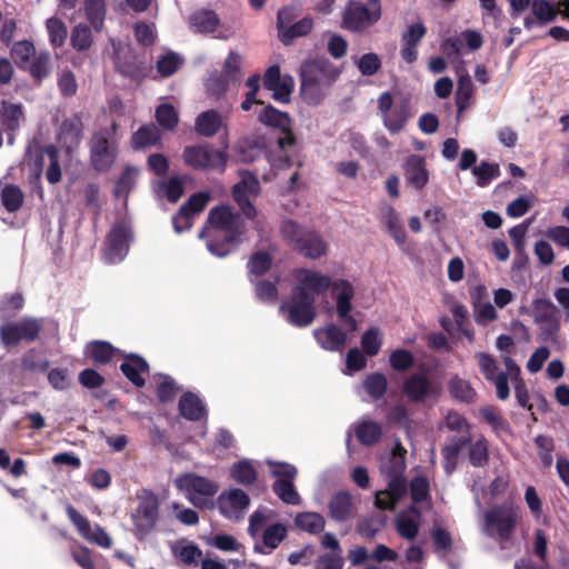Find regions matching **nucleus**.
I'll return each instance as SVG.
<instances>
[{
  "label": "nucleus",
  "mask_w": 569,
  "mask_h": 569,
  "mask_svg": "<svg viewBox=\"0 0 569 569\" xmlns=\"http://www.w3.org/2000/svg\"><path fill=\"white\" fill-rule=\"evenodd\" d=\"M406 449L397 443L380 461V471L388 480L387 488L376 493V506L380 509H392L407 491L403 477L406 469Z\"/></svg>",
  "instance_id": "obj_2"
},
{
  "label": "nucleus",
  "mask_w": 569,
  "mask_h": 569,
  "mask_svg": "<svg viewBox=\"0 0 569 569\" xmlns=\"http://www.w3.org/2000/svg\"><path fill=\"white\" fill-rule=\"evenodd\" d=\"M190 28L198 33H212L218 31L216 36L219 39H228L233 32L230 28L220 26V19L214 11L200 10L194 12L189 19Z\"/></svg>",
  "instance_id": "obj_23"
},
{
  "label": "nucleus",
  "mask_w": 569,
  "mask_h": 569,
  "mask_svg": "<svg viewBox=\"0 0 569 569\" xmlns=\"http://www.w3.org/2000/svg\"><path fill=\"white\" fill-rule=\"evenodd\" d=\"M123 375L136 386L143 387L144 379L142 377L149 369L147 361L137 356L130 355L126 358L123 363L120 367Z\"/></svg>",
  "instance_id": "obj_31"
},
{
  "label": "nucleus",
  "mask_w": 569,
  "mask_h": 569,
  "mask_svg": "<svg viewBox=\"0 0 569 569\" xmlns=\"http://www.w3.org/2000/svg\"><path fill=\"white\" fill-rule=\"evenodd\" d=\"M156 119L162 128L168 130L173 129L179 120L176 109L169 103H162L157 108Z\"/></svg>",
  "instance_id": "obj_58"
},
{
  "label": "nucleus",
  "mask_w": 569,
  "mask_h": 569,
  "mask_svg": "<svg viewBox=\"0 0 569 569\" xmlns=\"http://www.w3.org/2000/svg\"><path fill=\"white\" fill-rule=\"evenodd\" d=\"M139 176V169L136 167H127L116 183L114 194L117 198H127L131 190L136 187Z\"/></svg>",
  "instance_id": "obj_48"
},
{
  "label": "nucleus",
  "mask_w": 569,
  "mask_h": 569,
  "mask_svg": "<svg viewBox=\"0 0 569 569\" xmlns=\"http://www.w3.org/2000/svg\"><path fill=\"white\" fill-rule=\"evenodd\" d=\"M258 120L263 124L281 129H287L290 126L289 116L272 106H262L258 112Z\"/></svg>",
  "instance_id": "obj_43"
},
{
  "label": "nucleus",
  "mask_w": 569,
  "mask_h": 569,
  "mask_svg": "<svg viewBox=\"0 0 569 569\" xmlns=\"http://www.w3.org/2000/svg\"><path fill=\"white\" fill-rule=\"evenodd\" d=\"M287 528L282 523H273L262 533V545H254V552L268 555L274 550L286 538Z\"/></svg>",
  "instance_id": "obj_29"
},
{
  "label": "nucleus",
  "mask_w": 569,
  "mask_h": 569,
  "mask_svg": "<svg viewBox=\"0 0 569 569\" xmlns=\"http://www.w3.org/2000/svg\"><path fill=\"white\" fill-rule=\"evenodd\" d=\"M329 289L336 302V311L339 320L345 323L349 331H356L357 321L351 315L352 299L356 293L353 284L346 279H336L331 280Z\"/></svg>",
  "instance_id": "obj_10"
},
{
  "label": "nucleus",
  "mask_w": 569,
  "mask_h": 569,
  "mask_svg": "<svg viewBox=\"0 0 569 569\" xmlns=\"http://www.w3.org/2000/svg\"><path fill=\"white\" fill-rule=\"evenodd\" d=\"M380 17V0H368L367 4L351 1L345 9L342 23L345 28L357 31L376 23Z\"/></svg>",
  "instance_id": "obj_8"
},
{
  "label": "nucleus",
  "mask_w": 569,
  "mask_h": 569,
  "mask_svg": "<svg viewBox=\"0 0 569 569\" xmlns=\"http://www.w3.org/2000/svg\"><path fill=\"white\" fill-rule=\"evenodd\" d=\"M129 240L130 232L126 226H113L103 249L106 261L109 263L120 262L129 251Z\"/></svg>",
  "instance_id": "obj_20"
},
{
  "label": "nucleus",
  "mask_w": 569,
  "mask_h": 569,
  "mask_svg": "<svg viewBox=\"0 0 569 569\" xmlns=\"http://www.w3.org/2000/svg\"><path fill=\"white\" fill-rule=\"evenodd\" d=\"M83 10L86 18L96 30H101L106 18L104 0H83Z\"/></svg>",
  "instance_id": "obj_42"
},
{
  "label": "nucleus",
  "mask_w": 569,
  "mask_h": 569,
  "mask_svg": "<svg viewBox=\"0 0 569 569\" xmlns=\"http://www.w3.org/2000/svg\"><path fill=\"white\" fill-rule=\"evenodd\" d=\"M116 67L121 74L136 81L141 80L147 71L146 66L136 58H131L129 61H122L119 52H117L116 56Z\"/></svg>",
  "instance_id": "obj_47"
},
{
  "label": "nucleus",
  "mask_w": 569,
  "mask_h": 569,
  "mask_svg": "<svg viewBox=\"0 0 569 569\" xmlns=\"http://www.w3.org/2000/svg\"><path fill=\"white\" fill-rule=\"evenodd\" d=\"M308 231L293 220H286L281 224L282 237L293 243L296 248L300 246Z\"/></svg>",
  "instance_id": "obj_56"
},
{
  "label": "nucleus",
  "mask_w": 569,
  "mask_h": 569,
  "mask_svg": "<svg viewBox=\"0 0 569 569\" xmlns=\"http://www.w3.org/2000/svg\"><path fill=\"white\" fill-rule=\"evenodd\" d=\"M44 153L49 158V167L46 172V178L50 183H57L61 179V169L58 159V151L54 146H47Z\"/></svg>",
  "instance_id": "obj_63"
},
{
  "label": "nucleus",
  "mask_w": 569,
  "mask_h": 569,
  "mask_svg": "<svg viewBox=\"0 0 569 569\" xmlns=\"http://www.w3.org/2000/svg\"><path fill=\"white\" fill-rule=\"evenodd\" d=\"M86 352L90 355L94 362L104 365L112 359L113 348L110 343L97 341L86 347Z\"/></svg>",
  "instance_id": "obj_54"
},
{
  "label": "nucleus",
  "mask_w": 569,
  "mask_h": 569,
  "mask_svg": "<svg viewBox=\"0 0 569 569\" xmlns=\"http://www.w3.org/2000/svg\"><path fill=\"white\" fill-rule=\"evenodd\" d=\"M421 513L416 507L401 511L395 518L397 532L407 540H413L420 529Z\"/></svg>",
  "instance_id": "obj_25"
},
{
  "label": "nucleus",
  "mask_w": 569,
  "mask_h": 569,
  "mask_svg": "<svg viewBox=\"0 0 569 569\" xmlns=\"http://www.w3.org/2000/svg\"><path fill=\"white\" fill-rule=\"evenodd\" d=\"M389 361L392 369L398 371H405L413 366L415 358L412 353L409 352L408 350L397 349L393 352H391Z\"/></svg>",
  "instance_id": "obj_64"
},
{
  "label": "nucleus",
  "mask_w": 569,
  "mask_h": 569,
  "mask_svg": "<svg viewBox=\"0 0 569 569\" xmlns=\"http://www.w3.org/2000/svg\"><path fill=\"white\" fill-rule=\"evenodd\" d=\"M46 28L50 44L53 48L62 47L68 36V30L64 22L56 17H51L47 20Z\"/></svg>",
  "instance_id": "obj_49"
},
{
  "label": "nucleus",
  "mask_w": 569,
  "mask_h": 569,
  "mask_svg": "<svg viewBox=\"0 0 569 569\" xmlns=\"http://www.w3.org/2000/svg\"><path fill=\"white\" fill-rule=\"evenodd\" d=\"M91 162L98 171L109 170L118 153L114 127L97 131L90 142Z\"/></svg>",
  "instance_id": "obj_7"
},
{
  "label": "nucleus",
  "mask_w": 569,
  "mask_h": 569,
  "mask_svg": "<svg viewBox=\"0 0 569 569\" xmlns=\"http://www.w3.org/2000/svg\"><path fill=\"white\" fill-rule=\"evenodd\" d=\"M486 288L482 286L476 287L472 293L475 299V320L479 325H487L498 317L493 305L487 300H481V297H486Z\"/></svg>",
  "instance_id": "obj_30"
},
{
  "label": "nucleus",
  "mask_w": 569,
  "mask_h": 569,
  "mask_svg": "<svg viewBox=\"0 0 569 569\" xmlns=\"http://www.w3.org/2000/svg\"><path fill=\"white\" fill-rule=\"evenodd\" d=\"M180 413L188 420H199L204 415V406L192 392L184 393L179 401Z\"/></svg>",
  "instance_id": "obj_38"
},
{
  "label": "nucleus",
  "mask_w": 569,
  "mask_h": 569,
  "mask_svg": "<svg viewBox=\"0 0 569 569\" xmlns=\"http://www.w3.org/2000/svg\"><path fill=\"white\" fill-rule=\"evenodd\" d=\"M219 512L229 520H240L250 506L249 496L239 488L223 490L216 500Z\"/></svg>",
  "instance_id": "obj_14"
},
{
  "label": "nucleus",
  "mask_w": 569,
  "mask_h": 569,
  "mask_svg": "<svg viewBox=\"0 0 569 569\" xmlns=\"http://www.w3.org/2000/svg\"><path fill=\"white\" fill-rule=\"evenodd\" d=\"M1 201L8 211H17L23 202V193L17 186L8 184L1 190Z\"/></svg>",
  "instance_id": "obj_55"
},
{
  "label": "nucleus",
  "mask_w": 569,
  "mask_h": 569,
  "mask_svg": "<svg viewBox=\"0 0 569 569\" xmlns=\"http://www.w3.org/2000/svg\"><path fill=\"white\" fill-rule=\"evenodd\" d=\"M67 515L79 535L88 542L108 549L112 546V539L99 525L92 526L87 517L77 511L72 506L67 507Z\"/></svg>",
  "instance_id": "obj_15"
},
{
  "label": "nucleus",
  "mask_w": 569,
  "mask_h": 569,
  "mask_svg": "<svg viewBox=\"0 0 569 569\" xmlns=\"http://www.w3.org/2000/svg\"><path fill=\"white\" fill-rule=\"evenodd\" d=\"M459 76L458 88L456 93V103L459 112H462L470 106L471 98L473 96V84L468 74H465V70L460 67L456 68Z\"/></svg>",
  "instance_id": "obj_37"
},
{
  "label": "nucleus",
  "mask_w": 569,
  "mask_h": 569,
  "mask_svg": "<svg viewBox=\"0 0 569 569\" xmlns=\"http://www.w3.org/2000/svg\"><path fill=\"white\" fill-rule=\"evenodd\" d=\"M295 287L292 292L305 298H315L326 292L331 286V278L311 269H297L293 271Z\"/></svg>",
  "instance_id": "obj_12"
},
{
  "label": "nucleus",
  "mask_w": 569,
  "mask_h": 569,
  "mask_svg": "<svg viewBox=\"0 0 569 569\" xmlns=\"http://www.w3.org/2000/svg\"><path fill=\"white\" fill-rule=\"evenodd\" d=\"M363 387L370 397L378 399L387 390V378L382 373H372L366 378Z\"/></svg>",
  "instance_id": "obj_59"
},
{
  "label": "nucleus",
  "mask_w": 569,
  "mask_h": 569,
  "mask_svg": "<svg viewBox=\"0 0 569 569\" xmlns=\"http://www.w3.org/2000/svg\"><path fill=\"white\" fill-rule=\"evenodd\" d=\"M379 219L386 226L389 234L393 238L397 244L403 247L407 236L395 208L387 203L381 204L379 208Z\"/></svg>",
  "instance_id": "obj_27"
},
{
  "label": "nucleus",
  "mask_w": 569,
  "mask_h": 569,
  "mask_svg": "<svg viewBox=\"0 0 569 569\" xmlns=\"http://www.w3.org/2000/svg\"><path fill=\"white\" fill-rule=\"evenodd\" d=\"M296 17V8H283L278 12L279 38L284 44H289L296 37L306 36L312 29L313 23L310 18H303L291 24V21Z\"/></svg>",
  "instance_id": "obj_19"
},
{
  "label": "nucleus",
  "mask_w": 569,
  "mask_h": 569,
  "mask_svg": "<svg viewBox=\"0 0 569 569\" xmlns=\"http://www.w3.org/2000/svg\"><path fill=\"white\" fill-rule=\"evenodd\" d=\"M449 390L455 398L465 402L475 401L477 396L470 382L457 376L450 379Z\"/></svg>",
  "instance_id": "obj_52"
},
{
  "label": "nucleus",
  "mask_w": 569,
  "mask_h": 569,
  "mask_svg": "<svg viewBox=\"0 0 569 569\" xmlns=\"http://www.w3.org/2000/svg\"><path fill=\"white\" fill-rule=\"evenodd\" d=\"M242 233L241 218L229 207L221 206L210 211L207 226L199 233V238H207V248L212 254L224 257L240 241Z\"/></svg>",
  "instance_id": "obj_1"
},
{
  "label": "nucleus",
  "mask_w": 569,
  "mask_h": 569,
  "mask_svg": "<svg viewBox=\"0 0 569 569\" xmlns=\"http://www.w3.org/2000/svg\"><path fill=\"white\" fill-rule=\"evenodd\" d=\"M405 177L407 183L415 189H422L429 180L425 159L416 154L410 156L405 163Z\"/></svg>",
  "instance_id": "obj_26"
},
{
  "label": "nucleus",
  "mask_w": 569,
  "mask_h": 569,
  "mask_svg": "<svg viewBox=\"0 0 569 569\" xmlns=\"http://www.w3.org/2000/svg\"><path fill=\"white\" fill-rule=\"evenodd\" d=\"M3 126L10 131L18 129L24 122L23 106L21 103L3 101L0 108Z\"/></svg>",
  "instance_id": "obj_36"
},
{
  "label": "nucleus",
  "mask_w": 569,
  "mask_h": 569,
  "mask_svg": "<svg viewBox=\"0 0 569 569\" xmlns=\"http://www.w3.org/2000/svg\"><path fill=\"white\" fill-rule=\"evenodd\" d=\"M517 521V513L511 507H495L483 516L482 532L499 541L509 540Z\"/></svg>",
  "instance_id": "obj_5"
},
{
  "label": "nucleus",
  "mask_w": 569,
  "mask_h": 569,
  "mask_svg": "<svg viewBox=\"0 0 569 569\" xmlns=\"http://www.w3.org/2000/svg\"><path fill=\"white\" fill-rule=\"evenodd\" d=\"M301 91L308 103L317 104L327 94L338 72L327 60H310L301 66Z\"/></svg>",
  "instance_id": "obj_3"
},
{
  "label": "nucleus",
  "mask_w": 569,
  "mask_h": 569,
  "mask_svg": "<svg viewBox=\"0 0 569 569\" xmlns=\"http://www.w3.org/2000/svg\"><path fill=\"white\" fill-rule=\"evenodd\" d=\"M356 435L361 443L370 446L379 440L381 428L377 422L363 420L357 425Z\"/></svg>",
  "instance_id": "obj_50"
},
{
  "label": "nucleus",
  "mask_w": 569,
  "mask_h": 569,
  "mask_svg": "<svg viewBox=\"0 0 569 569\" xmlns=\"http://www.w3.org/2000/svg\"><path fill=\"white\" fill-rule=\"evenodd\" d=\"M530 9L540 26L552 22L559 13V7L548 0H533Z\"/></svg>",
  "instance_id": "obj_44"
},
{
  "label": "nucleus",
  "mask_w": 569,
  "mask_h": 569,
  "mask_svg": "<svg viewBox=\"0 0 569 569\" xmlns=\"http://www.w3.org/2000/svg\"><path fill=\"white\" fill-rule=\"evenodd\" d=\"M30 76L37 81L41 82L50 74L51 70V57L47 51H42L36 54L30 62L27 64V68Z\"/></svg>",
  "instance_id": "obj_39"
},
{
  "label": "nucleus",
  "mask_w": 569,
  "mask_h": 569,
  "mask_svg": "<svg viewBox=\"0 0 569 569\" xmlns=\"http://www.w3.org/2000/svg\"><path fill=\"white\" fill-rule=\"evenodd\" d=\"M279 311L292 326L308 327L317 317L316 299L305 298L292 292L291 300L282 302Z\"/></svg>",
  "instance_id": "obj_9"
},
{
  "label": "nucleus",
  "mask_w": 569,
  "mask_h": 569,
  "mask_svg": "<svg viewBox=\"0 0 569 569\" xmlns=\"http://www.w3.org/2000/svg\"><path fill=\"white\" fill-rule=\"evenodd\" d=\"M36 56V49L32 42L28 40L18 41L12 46L11 57L17 66L21 69Z\"/></svg>",
  "instance_id": "obj_51"
},
{
  "label": "nucleus",
  "mask_w": 569,
  "mask_h": 569,
  "mask_svg": "<svg viewBox=\"0 0 569 569\" xmlns=\"http://www.w3.org/2000/svg\"><path fill=\"white\" fill-rule=\"evenodd\" d=\"M472 173L477 178V183L485 187L499 176V167L496 163L482 162L472 169Z\"/></svg>",
  "instance_id": "obj_60"
},
{
  "label": "nucleus",
  "mask_w": 569,
  "mask_h": 569,
  "mask_svg": "<svg viewBox=\"0 0 569 569\" xmlns=\"http://www.w3.org/2000/svg\"><path fill=\"white\" fill-rule=\"evenodd\" d=\"M295 525L309 533H319L323 530L326 520L323 516L318 512H301L295 518Z\"/></svg>",
  "instance_id": "obj_45"
},
{
  "label": "nucleus",
  "mask_w": 569,
  "mask_h": 569,
  "mask_svg": "<svg viewBox=\"0 0 569 569\" xmlns=\"http://www.w3.org/2000/svg\"><path fill=\"white\" fill-rule=\"evenodd\" d=\"M297 249L310 259H318L327 254L328 246L318 233L309 230Z\"/></svg>",
  "instance_id": "obj_35"
},
{
  "label": "nucleus",
  "mask_w": 569,
  "mask_h": 569,
  "mask_svg": "<svg viewBox=\"0 0 569 569\" xmlns=\"http://www.w3.org/2000/svg\"><path fill=\"white\" fill-rule=\"evenodd\" d=\"M133 533L138 540H143L154 529L159 519V501L156 495L143 491L139 503L131 515Z\"/></svg>",
  "instance_id": "obj_6"
},
{
  "label": "nucleus",
  "mask_w": 569,
  "mask_h": 569,
  "mask_svg": "<svg viewBox=\"0 0 569 569\" xmlns=\"http://www.w3.org/2000/svg\"><path fill=\"white\" fill-rule=\"evenodd\" d=\"M381 332L375 327L367 330L361 338V347L369 356L377 355L381 348Z\"/></svg>",
  "instance_id": "obj_61"
},
{
  "label": "nucleus",
  "mask_w": 569,
  "mask_h": 569,
  "mask_svg": "<svg viewBox=\"0 0 569 569\" xmlns=\"http://www.w3.org/2000/svg\"><path fill=\"white\" fill-rule=\"evenodd\" d=\"M72 47L79 51H84L92 44V34L89 27L84 24H78L71 32Z\"/></svg>",
  "instance_id": "obj_57"
},
{
  "label": "nucleus",
  "mask_w": 569,
  "mask_h": 569,
  "mask_svg": "<svg viewBox=\"0 0 569 569\" xmlns=\"http://www.w3.org/2000/svg\"><path fill=\"white\" fill-rule=\"evenodd\" d=\"M174 486L191 505L200 509L214 507V497L220 488L217 481L192 472L177 477Z\"/></svg>",
  "instance_id": "obj_4"
},
{
  "label": "nucleus",
  "mask_w": 569,
  "mask_h": 569,
  "mask_svg": "<svg viewBox=\"0 0 569 569\" xmlns=\"http://www.w3.org/2000/svg\"><path fill=\"white\" fill-rule=\"evenodd\" d=\"M41 330L37 319H22L18 322H10L0 327L2 342L7 346H16L20 341H33Z\"/></svg>",
  "instance_id": "obj_16"
},
{
  "label": "nucleus",
  "mask_w": 569,
  "mask_h": 569,
  "mask_svg": "<svg viewBox=\"0 0 569 569\" xmlns=\"http://www.w3.org/2000/svg\"><path fill=\"white\" fill-rule=\"evenodd\" d=\"M59 140L68 150L76 148L81 140L80 127L74 122H63Z\"/></svg>",
  "instance_id": "obj_53"
},
{
  "label": "nucleus",
  "mask_w": 569,
  "mask_h": 569,
  "mask_svg": "<svg viewBox=\"0 0 569 569\" xmlns=\"http://www.w3.org/2000/svg\"><path fill=\"white\" fill-rule=\"evenodd\" d=\"M172 555L187 566H198L202 558L201 549L188 540H179L171 547Z\"/></svg>",
  "instance_id": "obj_34"
},
{
  "label": "nucleus",
  "mask_w": 569,
  "mask_h": 569,
  "mask_svg": "<svg viewBox=\"0 0 569 569\" xmlns=\"http://www.w3.org/2000/svg\"><path fill=\"white\" fill-rule=\"evenodd\" d=\"M231 478L242 486H250L257 480V470L250 460L243 459L230 468Z\"/></svg>",
  "instance_id": "obj_40"
},
{
  "label": "nucleus",
  "mask_w": 569,
  "mask_h": 569,
  "mask_svg": "<svg viewBox=\"0 0 569 569\" xmlns=\"http://www.w3.org/2000/svg\"><path fill=\"white\" fill-rule=\"evenodd\" d=\"M241 180L233 187V198L241 208L242 212L251 218L256 214V209L249 198L257 196L260 191L258 179L250 172H240Z\"/></svg>",
  "instance_id": "obj_21"
},
{
  "label": "nucleus",
  "mask_w": 569,
  "mask_h": 569,
  "mask_svg": "<svg viewBox=\"0 0 569 569\" xmlns=\"http://www.w3.org/2000/svg\"><path fill=\"white\" fill-rule=\"evenodd\" d=\"M160 140V130L154 124L141 127L132 137L133 149H142L156 144Z\"/></svg>",
  "instance_id": "obj_46"
},
{
  "label": "nucleus",
  "mask_w": 569,
  "mask_h": 569,
  "mask_svg": "<svg viewBox=\"0 0 569 569\" xmlns=\"http://www.w3.org/2000/svg\"><path fill=\"white\" fill-rule=\"evenodd\" d=\"M263 86L267 90L272 91L274 100L287 103L290 100L295 82L290 76H282L278 66H271L264 73Z\"/></svg>",
  "instance_id": "obj_22"
},
{
  "label": "nucleus",
  "mask_w": 569,
  "mask_h": 569,
  "mask_svg": "<svg viewBox=\"0 0 569 569\" xmlns=\"http://www.w3.org/2000/svg\"><path fill=\"white\" fill-rule=\"evenodd\" d=\"M241 63L242 58L238 52H229L223 67V77L230 82H237L240 79Z\"/></svg>",
  "instance_id": "obj_62"
},
{
  "label": "nucleus",
  "mask_w": 569,
  "mask_h": 569,
  "mask_svg": "<svg viewBox=\"0 0 569 569\" xmlns=\"http://www.w3.org/2000/svg\"><path fill=\"white\" fill-rule=\"evenodd\" d=\"M409 118L406 104H396L390 111L382 116L383 124L391 133L403 129Z\"/></svg>",
  "instance_id": "obj_41"
},
{
  "label": "nucleus",
  "mask_w": 569,
  "mask_h": 569,
  "mask_svg": "<svg viewBox=\"0 0 569 569\" xmlns=\"http://www.w3.org/2000/svg\"><path fill=\"white\" fill-rule=\"evenodd\" d=\"M403 392L411 402L423 403L428 399L439 397L440 389L426 373L416 372L405 379Z\"/></svg>",
  "instance_id": "obj_17"
},
{
  "label": "nucleus",
  "mask_w": 569,
  "mask_h": 569,
  "mask_svg": "<svg viewBox=\"0 0 569 569\" xmlns=\"http://www.w3.org/2000/svg\"><path fill=\"white\" fill-rule=\"evenodd\" d=\"M480 372L487 381L492 382L496 387V396L500 400H506L510 396V388L507 382V373L499 371L498 361L486 352L475 355Z\"/></svg>",
  "instance_id": "obj_18"
},
{
  "label": "nucleus",
  "mask_w": 569,
  "mask_h": 569,
  "mask_svg": "<svg viewBox=\"0 0 569 569\" xmlns=\"http://www.w3.org/2000/svg\"><path fill=\"white\" fill-rule=\"evenodd\" d=\"M184 162L196 169L223 171L227 164V154L223 151L207 147H187L183 151Z\"/></svg>",
  "instance_id": "obj_13"
},
{
  "label": "nucleus",
  "mask_w": 569,
  "mask_h": 569,
  "mask_svg": "<svg viewBox=\"0 0 569 569\" xmlns=\"http://www.w3.org/2000/svg\"><path fill=\"white\" fill-rule=\"evenodd\" d=\"M531 313L535 322L540 326H548L555 329L559 326L557 308L548 299L539 298L533 300Z\"/></svg>",
  "instance_id": "obj_28"
},
{
  "label": "nucleus",
  "mask_w": 569,
  "mask_h": 569,
  "mask_svg": "<svg viewBox=\"0 0 569 569\" xmlns=\"http://www.w3.org/2000/svg\"><path fill=\"white\" fill-rule=\"evenodd\" d=\"M271 468V475L277 478L272 488L274 493L288 505H299L300 496L293 487V479L297 475L295 466L286 462L268 461Z\"/></svg>",
  "instance_id": "obj_11"
},
{
  "label": "nucleus",
  "mask_w": 569,
  "mask_h": 569,
  "mask_svg": "<svg viewBox=\"0 0 569 569\" xmlns=\"http://www.w3.org/2000/svg\"><path fill=\"white\" fill-rule=\"evenodd\" d=\"M223 126L222 116L213 110L201 112L196 119V131L203 137L214 136Z\"/></svg>",
  "instance_id": "obj_32"
},
{
  "label": "nucleus",
  "mask_w": 569,
  "mask_h": 569,
  "mask_svg": "<svg viewBox=\"0 0 569 569\" xmlns=\"http://www.w3.org/2000/svg\"><path fill=\"white\" fill-rule=\"evenodd\" d=\"M313 337L328 351H340L348 341L347 332L333 323L313 330Z\"/></svg>",
  "instance_id": "obj_24"
},
{
  "label": "nucleus",
  "mask_w": 569,
  "mask_h": 569,
  "mask_svg": "<svg viewBox=\"0 0 569 569\" xmlns=\"http://www.w3.org/2000/svg\"><path fill=\"white\" fill-rule=\"evenodd\" d=\"M353 506L351 496L341 491L332 496L329 502V515L336 521H346L352 517Z\"/></svg>",
  "instance_id": "obj_33"
}]
</instances>
